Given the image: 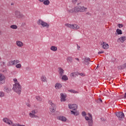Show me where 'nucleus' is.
I'll return each mask as SVG.
<instances>
[{"instance_id": "30", "label": "nucleus", "mask_w": 126, "mask_h": 126, "mask_svg": "<svg viewBox=\"0 0 126 126\" xmlns=\"http://www.w3.org/2000/svg\"><path fill=\"white\" fill-rule=\"evenodd\" d=\"M41 79L42 81H43V82H46V81H47V80H46V76H42L41 77Z\"/></svg>"}, {"instance_id": "6", "label": "nucleus", "mask_w": 126, "mask_h": 126, "mask_svg": "<svg viewBox=\"0 0 126 126\" xmlns=\"http://www.w3.org/2000/svg\"><path fill=\"white\" fill-rule=\"evenodd\" d=\"M38 25H41L42 27H46V28H49V25L46 22H44L43 20L39 19L37 21Z\"/></svg>"}, {"instance_id": "14", "label": "nucleus", "mask_w": 126, "mask_h": 126, "mask_svg": "<svg viewBox=\"0 0 126 126\" xmlns=\"http://www.w3.org/2000/svg\"><path fill=\"white\" fill-rule=\"evenodd\" d=\"M101 45H102L101 47H102V48L104 49L105 50H108V49H109V47H110V46H109V44L105 42H102Z\"/></svg>"}, {"instance_id": "46", "label": "nucleus", "mask_w": 126, "mask_h": 126, "mask_svg": "<svg viewBox=\"0 0 126 126\" xmlns=\"http://www.w3.org/2000/svg\"><path fill=\"white\" fill-rule=\"evenodd\" d=\"M26 105H27V106H28V107H31V105H30V104H29L28 103H26Z\"/></svg>"}, {"instance_id": "1", "label": "nucleus", "mask_w": 126, "mask_h": 126, "mask_svg": "<svg viewBox=\"0 0 126 126\" xmlns=\"http://www.w3.org/2000/svg\"><path fill=\"white\" fill-rule=\"evenodd\" d=\"M87 8L84 6H77L75 7L73 9L68 10L67 11L69 13H73V12H84Z\"/></svg>"}, {"instance_id": "26", "label": "nucleus", "mask_w": 126, "mask_h": 126, "mask_svg": "<svg viewBox=\"0 0 126 126\" xmlns=\"http://www.w3.org/2000/svg\"><path fill=\"white\" fill-rule=\"evenodd\" d=\"M62 79L63 80H64V81H66V80H68V78H67V76L64 75L62 76Z\"/></svg>"}, {"instance_id": "15", "label": "nucleus", "mask_w": 126, "mask_h": 126, "mask_svg": "<svg viewBox=\"0 0 126 126\" xmlns=\"http://www.w3.org/2000/svg\"><path fill=\"white\" fill-rule=\"evenodd\" d=\"M3 91L4 92H6V93H9L11 91V90L7 86H6L4 87Z\"/></svg>"}, {"instance_id": "21", "label": "nucleus", "mask_w": 126, "mask_h": 126, "mask_svg": "<svg viewBox=\"0 0 126 126\" xmlns=\"http://www.w3.org/2000/svg\"><path fill=\"white\" fill-rule=\"evenodd\" d=\"M71 113L72 115H74V116H78L79 115V113L76 110H71Z\"/></svg>"}, {"instance_id": "37", "label": "nucleus", "mask_w": 126, "mask_h": 126, "mask_svg": "<svg viewBox=\"0 0 126 126\" xmlns=\"http://www.w3.org/2000/svg\"><path fill=\"white\" fill-rule=\"evenodd\" d=\"M5 63L3 62H0V65H1V66H3V65H5Z\"/></svg>"}, {"instance_id": "42", "label": "nucleus", "mask_w": 126, "mask_h": 126, "mask_svg": "<svg viewBox=\"0 0 126 126\" xmlns=\"http://www.w3.org/2000/svg\"><path fill=\"white\" fill-rule=\"evenodd\" d=\"M122 68H126V63L124 64L123 66L122 67Z\"/></svg>"}, {"instance_id": "9", "label": "nucleus", "mask_w": 126, "mask_h": 126, "mask_svg": "<svg viewBox=\"0 0 126 126\" xmlns=\"http://www.w3.org/2000/svg\"><path fill=\"white\" fill-rule=\"evenodd\" d=\"M116 115L120 121H122L125 118V114L122 112L116 113Z\"/></svg>"}, {"instance_id": "41", "label": "nucleus", "mask_w": 126, "mask_h": 126, "mask_svg": "<svg viewBox=\"0 0 126 126\" xmlns=\"http://www.w3.org/2000/svg\"><path fill=\"white\" fill-rule=\"evenodd\" d=\"M102 102V99L101 98H98L97 100V103H101Z\"/></svg>"}, {"instance_id": "10", "label": "nucleus", "mask_w": 126, "mask_h": 126, "mask_svg": "<svg viewBox=\"0 0 126 126\" xmlns=\"http://www.w3.org/2000/svg\"><path fill=\"white\" fill-rule=\"evenodd\" d=\"M15 16L16 17V18H24V16L23 14H21L19 11H16L15 12Z\"/></svg>"}, {"instance_id": "49", "label": "nucleus", "mask_w": 126, "mask_h": 126, "mask_svg": "<svg viewBox=\"0 0 126 126\" xmlns=\"http://www.w3.org/2000/svg\"><path fill=\"white\" fill-rule=\"evenodd\" d=\"M75 60H76V61H78V62H79V59L75 58Z\"/></svg>"}, {"instance_id": "16", "label": "nucleus", "mask_w": 126, "mask_h": 126, "mask_svg": "<svg viewBox=\"0 0 126 126\" xmlns=\"http://www.w3.org/2000/svg\"><path fill=\"white\" fill-rule=\"evenodd\" d=\"M63 87V85L59 83H57L55 85V88L57 90L61 89Z\"/></svg>"}, {"instance_id": "45", "label": "nucleus", "mask_w": 126, "mask_h": 126, "mask_svg": "<svg viewBox=\"0 0 126 126\" xmlns=\"http://www.w3.org/2000/svg\"><path fill=\"white\" fill-rule=\"evenodd\" d=\"M103 53H104V51H99V52H98V54H103Z\"/></svg>"}, {"instance_id": "50", "label": "nucleus", "mask_w": 126, "mask_h": 126, "mask_svg": "<svg viewBox=\"0 0 126 126\" xmlns=\"http://www.w3.org/2000/svg\"><path fill=\"white\" fill-rule=\"evenodd\" d=\"M124 98H126V93L124 94Z\"/></svg>"}, {"instance_id": "25", "label": "nucleus", "mask_w": 126, "mask_h": 126, "mask_svg": "<svg viewBox=\"0 0 126 126\" xmlns=\"http://www.w3.org/2000/svg\"><path fill=\"white\" fill-rule=\"evenodd\" d=\"M8 66H12V65H14L13 63V61H9L7 63Z\"/></svg>"}, {"instance_id": "4", "label": "nucleus", "mask_w": 126, "mask_h": 126, "mask_svg": "<svg viewBox=\"0 0 126 126\" xmlns=\"http://www.w3.org/2000/svg\"><path fill=\"white\" fill-rule=\"evenodd\" d=\"M88 116H85V119L86 121H88V126H93V117H92V115L90 113H88Z\"/></svg>"}, {"instance_id": "47", "label": "nucleus", "mask_w": 126, "mask_h": 126, "mask_svg": "<svg viewBox=\"0 0 126 126\" xmlns=\"http://www.w3.org/2000/svg\"><path fill=\"white\" fill-rule=\"evenodd\" d=\"M86 14H87V15H91V13H90V12H87Z\"/></svg>"}, {"instance_id": "51", "label": "nucleus", "mask_w": 126, "mask_h": 126, "mask_svg": "<svg viewBox=\"0 0 126 126\" xmlns=\"http://www.w3.org/2000/svg\"><path fill=\"white\" fill-rule=\"evenodd\" d=\"M77 0H73V2H75V1H77Z\"/></svg>"}, {"instance_id": "43", "label": "nucleus", "mask_w": 126, "mask_h": 126, "mask_svg": "<svg viewBox=\"0 0 126 126\" xmlns=\"http://www.w3.org/2000/svg\"><path fill=\"white\" fill-rule=\"evenodd\" d=\"M70 76L71 77H74V73H71L70 74Z\"/></svg>"}, {"instance_id": "40", "label": "nucleus", "mask_w": 126, "mask_h": 126, "mask_svg": "<svg viewBox=\"0 0 126 126\" xmlns=\"http://www.w3.org/2000/svg\"><path fill=\"white\" fill-rule=\"evenodd\" d=\"M118 26L119 28H122L124 27V25L123 24H119Z\"/></svg>"}, {"instance_id": "22", "label": "nucleus", "mask_w": 126, "mask_h": 126, "mask_svg": "<svg viewBox=\"0 0 126 126\" xmlns=\"http://www.w3.org/2000/svg\"><path fill=\"white\" fill-rule=\"evenodd\" d=\"M50 50H51V51H53V52H56L58 51V47L55 46H52L51 47Z\"/></svg>"}, {"instance_id": "32", "label": "nucleus", "mask_w": 126, "mask_h": 126, "mask_svg": "<svg viewBox=\"0 0 126 126\" xmlns=\"http://www.w3.org/2000/svg\"><path fill=\"white\" fill-rule=\"evenodd\" d=\"M10 28L12 29H17V26L15 25H13L10 26Z\"/></svg>"}, {"instance_id": "44", "label": "nucleus", "mask_w": 126, "mask_h": 126, "mask_svg": "<svg viewBox=\"0 0 126 126\" xmlns=\"http://www.w3.org/2000/svg\"><path fill=\"white\" fill-rule=\"evenodd\" d=\"M79 75H80L81 76H84L85 75H84V73H79Z\"/></svg>"}, {"instance_id": "5", "label": "nucleus", "mask_w": 126, "mask_h": 126, "mask_svg": "<svg viewBox=\"0 0 126 126\" xmlns=\"http://www.w3.org/2000/svg\"><path fill=\"white\" fill-rule=\"evenodd\" d=\"M65 26H66V27L70 28L71 29H73V30H78L80 28L79 26L75 24L71 25L70 24L67 23L65 25Z\"/></svg>"}, {"instance_id": "52", "label": "nucleus", "mask_w": 126, "mask_h": 126, "mask_svg": "<svg viewBox=\"0 0 126 126\" xmlns=\"http://www.w3.org/2000/svg\"><path fill=\"white\" fill-rule=\"evenodd\" d=\"M77 48H78V49L79 48H80V46H78V45H77Z\"/></svg>"}, {"instance_id": "35", "label": "nucleus", "mask_w": 126, "mask_h": 126, "mask_svg": "<svg viewBox=\"0 0 126 126\" xmlns=\"http://www.w3.org/2000/svg\"><path fill=\"white\" fill-rule=\"evenodd\" d=\"M21 66H22V65L20 63H18L17 65H16V67H17V68H20Z\"/></svg>"}, {"instance_id": "29", "label": "nucleus", "mask_w": 126, "mask_h": 126, "mask_svg": "<svg viewBox=\"0 0 126 126\" xmlns=\"http://www.w3.org/2000/svg\"><path fill=\"white\" fill-rule=\"evenodd\" d=\"M116 32L118 34V35H122V34H123V32H122V30L119 29H117V30H116Z\"/></svg>"}, {"instance_id": "28", "label": "nucleus", "mask_w": 126, "mask_h": 126, "mask_svg": "<svg viewBox=\"0 0 126 126\" xmlns=\"http://www.w3.org/2000/svg\"><path fill=\"white\" fill-rule=\"evenodd\" d=\"M68 92H70V93H74V94H76L77 93H78V92L74 90H69Z\"/></svg>"}, {"instance_id": "36", "label": "nucleus", "mask_w": 126, "mask_h": 126, "mask_svg": "<svg viewBox=\"0 0 126 126\" xmlns=\"http://www.w3.org/2000/svg\"><path fill=\"white\" fill-rule=\"evenodd\" d=\"M87 115V114H86V112H85V111H83L82 112V116L83 117H86V116Z\"/></svg>"}, {"instance_id": "11", "label": "nucleus", "mask_w": 126, "mask_h": 126, "mask_svg": "<svg viewBox=\"0 0 126 126\" xmlns=\"http://www.w3.org/2000/svg\"><path fill=\"white\" fill-rule=\"evenodd\" d=\"M5 80V77L3 74L0 73V84H3Z\"/></svg>"}, {"instance_id": "13", "label": "nucleus", "mask_w": 126, "mask_h": 126, "mask_svg": "<svg viewBox=\"0 0 126 126\" xmlns=\"http://www.w3.org/2000/svg\"><path fill=\"white\" fill-rule=\"evenodd\" d=\"M61 95V102H65V98H66V94L61 93L60 94Z\"/></svg>"}, {"instance_id": "23", "label": "nucleus", "mask_w": 126, "mask_h": 126, "mask_svg": "<svg viewBox=\"0 0 126 126\" xmlns=\"http://www.w3.org/2000/svg\"><path fill=\"white\" fill-rule=\"evenodd\" d=\"M68 63H72L73 61V58L72 57H68L66 59Z\"/></svg>"}, {"instance_id": "12", "label": "nucleus", "mask_w": 126, "mask_h": 126, "mask_svg": "<svg viewBox=\"0 0 126 126\" xmlns=\"http://www.w3.org/2000/svg\"><path fill=\"white\" fill-rule=\"evenodd\" d=\"M68 108H69L71 110L75 111L77 109V105L76 104H68Z\"/></svg>"}, {"instance_id": "27", "label": "nucleus", "mask_w": 126, "mask_h": 126, "mask_svg": "<svg viewBox=\"0 0 126 126\" xmlns=\"http://www.w3.org/2000/svg\"><path fill=\"white\" fill-rule=\"evenodd\" d=\"M43 4L45 5H49L50 4V0H45L43 1Z\"/></svg>"}, {"instance_id": "34", "label": "nucleus", "mask_w": 126, "mask_h": 126, "mask_svg": "<svg viewBox=\"0 0 126 126\" xmlns=\"http://www.w3.org/2000/svg\"><path fill=\"white\" fill-rule=\"evenodd\" d=\"M4 96V92L0 91V97H3Z\"/></svg>"}, {"instance_id": "39", "label": "nucleus", "mask_w": 126, "mask_h": 126, "mask_svg": "<svg viewBox=\"0 0 126 126\" xmlns=\"http://www.w3.org/2000/svg\"><path fill=\"white\" fill-rule=\"evenodd\" d=\"M14 82L15 83V84H16V83H19L18 81H17V79H13Z\"/></svg>"}, {"instance_id": "2", "label": "nucleus", "mask_w": 126, "mask_h": 126, "mask_svg": "<svg viewBox=\"0 0 126 126\" xmlns=\"http://www.w3.org/2000/svg\"><path fill=\"white\" fill-rule=\"evenodd\" d=\"M13 90L14 91V92H16V93H17L19 95H20L21 94V86L19 83H16L13 85Z\"/></svg>"}, {"instance_id": "18", "label": "nucleus", "mask_w": 126, "mask_h": 126, "mask_svg": "<svg viewBox=\"0 0 126 126\" xmlns=\"http://www.w3.org/2000/svg\"><path fill=\"white\" fill-rule=\"evenodd\" d=\"M59 72L60 76H63V74L64 73V70H63V69L61 67H59Z\"/></svg>"}, {"instance_id": "48", "label": "nucleus", "mask_w": 126, "mask_h": 126, "mask_svg": "<svg viewBox=\"0 0 126 126\" xmlns=\"http://www.w3.org/2000/svg\"><path fill=\"white\" fill-rule=\"evenodd\" d=\"M39 1H40V2H43V1H44V0H38Z\"/></svg>"}, {"instance_id": "38", "label": "nucleus", "mask_w": 126, "mask_h": 126, "mask_svg": "<svg viewBox=\"0 0 126 126\" xmlns=\"http://www.w3.org/2000/svg\"><path fill=\"white\" fill-rule=\"evenodd\" d=\"M74 75L78 76V75H79V72H74Z\"/></svg>"}, {"instance_id": "3", "label": "nucleus", "mask_w": 126, "mask_h": 126, "mask_svg": "<svg viewBox=\"0 0 126 126\" xmlns=\"http://www.w3.org/2000/svg\"><path fill=\"white\" fill-rule=\"evenodd\" d=\"M3 122L11 126H25L24 125H21L19 124H13V122L8 118H4L2 120Z\"/></svg>"}, {"instance_id": "24", "label": "nucleus", "mask_w": 126, "mask_h": 126, "mask_svg": "<svg viewBox=\"0 0 126 126\" xmlns=\"http://www.w3.org/2000/svg\"><path fill=\"white\" fill-rule=\"evenodd\" d=\"M126 36H122L120 38H119V40L121 41V43H124L125 41H126Z\"/></svg>"}, {"instance_id": "7", "label": "nucleus", "mask_w": 126, "mask_h": 126, "mask_svg": "<svg viewBox=\"0 0 126 126\" xmlns=\"http://www.w3.org/2000/svg\"><path fill=\"white\" fill-rule=\"evenodd\" d=\"M49 103L51 105L50 108V111H51L52 113H55V112H56V110H57V107L56 106V104L53 103V101L51 100L49 101Z\"/></svg>"}, {"instance_id": "31", "label": "nucleus", "mask_w": 126, "mask_h": 126, "mask_svg": "<svg viewBox=\"0 0 126 126\" xmlns=\"http://www.w3.org/2000/svg\"><path fill=\"white\" fill-rule=\"evenodd\" d=\"M36 99L39 102H41L42 101V97H40V96H36Z\"/></svg>"}, {"instance_id": "20", "label": "nucleus", "mask_w": 126, "mask_h": 126, "mask_svg": "<svg viewBox=\"0 0 126 126\" xmlns=\"http://www.w3.org/2000/svg\"><path fill=\"white\" fill-rule=\"evenodd\" d=\"M16 44L18 47H23V42L20 41H17L16 42Z\"/></svg>"}, {"instance_id": "33", "label": "nucleus", "mask_w": 126, "mask_h": 126, "mask_svg": "<svg viewBox=\"0 0 126 126\" xmlns=\"http://www.w3.org/2000/svg\"><path fill=\"white\" fill-rule=\"evenodd\" d=\"M13 63H14V64H17V63H20V61H19V60H14L13 61Z\"/></svg>"}, {"instance_id": "19", "label": "nucleus", "mask_w": 126, "mask_h": 126, "mask_svg": "<svg viewBox=\"0 0 126 126\" xmlns=\"http://www.w3.org/2000/svg\"><path fill=\"white\" fill-rule=\"evenodd\" d=\"M58 120L62 121V122H66V118L64 116H59L58 117Z\"/></svg>"}, {"instance_id": "8", "label": "nucleus", "mask_w": 126, "mask_h": 126, "mask_svg": "<svg viewBox=\"0 0 126 126\" xmlns=\"http://www.w3.org/2000/svg\"><path fill=\"white\" fill-rule=\"evenodd\" d=\"M37 113H38V111L37 110H33L31 113H30L29 116L31 118H39V116L36 115Z\"/></svg>"}, {"instance_id": "17", "label": "nucleus", "mask_w": 126, "mask_h": 126, "mask_svg": "<svg viewBox=\"0 0 126 126\" xmlns=\"http://www.w3.org/2000/svg\"><path fill=\"white\" fill-rule=\"evenodd\" d=\"M89 62H90V58H86L84 59V62H83L85 64H89Z\"/></svg>"}]
</instances>
